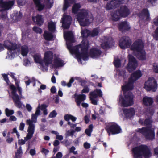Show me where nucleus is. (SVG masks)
I'll list each match as a JSON object with an SVG mask.
<instances>
[{"label":"nucleus","mask_w":158,"mask_h":158,"mask_svg":"<svg viewBox=\"0 0 158 158\" xmlns=\"http://www.w3.org/2000/svg\"><path fill=\"white\" fill-rule=\"evenodd\" d=\"M81 33L83 37V39L81 44L73 48L72 43L74 42L73 33L71 31L64 32V38L66 40L67 47L70 52L76 55L78 62L82 64L81 60H87L89 55L87 53V50L89 47V43L85 38L90 36V31L87 29L82 30Z\"/></svg>","instance_id":"f257e3e1"},{"label":"nucleus","mask_w":158,"mask_h":158,"mask_svg":"<svg viewBox=\"0 0 158 158\" xmlns=\"http://www.w3.org/2000/svg\"><path fill=\"white\" fill-rule=\"evenodd\" d=\"M142 75L140 70L135 72L129 79L128 83L122 87V89L124 96L123 98L120 96L119 99V103L121 106L126 107L133 104L134 97L132 94L129 90L133 89V83L140 78Z\"/></svg>","instance_id":"f03ea898"},{"label":"nucleus","mask_w":158,"mask_h":158,"mask_svg":"<svg viewBox=\"0 0 158 158\" xmlns=\"http://www.w3.org/2000/svg\"><path fill=\"white\" fill-rule=\"evenodd\" d=\"M81 7V6L80 3L74 4L72 7V12L74 14L77 13V19L81 26L88 25L93 20L92 15L87 10H80Z\"/></svg>","instance_id":"7ed1b4c3"},{"label":"nucleus","mask_w":158,"mask_h":158,"mask_svg":"<svg viewBox=\"0 0 158 158\" xmlns=\"http://www.w3.org/2000/svg\"><path fill=\"white\" fill-rule=\"evenodd\" d=\"M144 43L141 40H136L131 45L130 49L133 51L134 55L141 60L146 59V53L143 49Z\"/></svg>","instance_id":"20e7f679"},{"label":"nucleus","mask_w":158,"mask_h":158,"mask_svg":"<svg viewBox=\"0 0 158 158\" xmlns=\"http://www.w3.org/2000/svg\"><path fill=\"white\" fill-rule=\"evenodd\" d=\"M134 158H150L152 156L150 148L145 145H142L133 149Z\"/></svg>","instance_id":"39448f33"},{"label":"nucleus","mask_w":158,"mask_h":158,"mask_svg":"<svg viewBox=\"0 0 158 158\" xmlns=\"http://www.w3.org/2000/svg\"><path fill=\"white\" fill-rule=\"evenodd\" d=\"M152 120L150 118L146 119L145 120L144 123L146 125H149V126L146 127H143L142 129H139L137 131L142 134L148 140H152L154 139L155 134L154 130L150 126Z\"/></svg>","instance_id":"423d86ee"},{"label":"nucleus","mask_w":158,"mask_h":158,"mask_svg":"<svg viewBox=\"0 0 158 158\" xmlns=\"http://www.w3.org/2000/svg\"><path fill=\"white\" fill-rule=\"evenodd\" d=\"M4 46L9 52H8V58L6 57V58L12 59L14 58L15 54V50L17 48L16 45L11 41L7 40L5 41Z\"/></svg>","instance_id":"0eeeda50"},{"label":"nucleus","mask_w":158,"mask_h":158,"mask_svg":"<svg viewBox=\"0 0 158 158\" xmlns=\"http://www.w3.org/2000/svg\"><path fill=\"white\" fill-rule=\"evenodd\" d=\"M106 130L110 135V133L115 134L120 133L121 130L120 127L115 123H109L106 127Z\"/></svg>","instance_id":"6e6552de"},{"label":"nucleus","mask_w":158,"mask_h":158,"mask_svg":"<svg viewBox=\"0 0 158 158\" xmlns=\"http://www.w3.org/2000/svg\"><path fill=\"white\" fill-rule=\"evenodd\" d=\"M157 87L156 82L153 77H151L145 82L144 88L148 91L151 90L155 91Z\"/></svg>","instance_id":"1a4fd4ad"},{"label":"nucleus","mask_w":158,"mask_h":158,"mask_svg":"<svg viewBox=\"0 0 158 158\" xmlns=\"http://www.w3.org/2000/svg\"><path fill=\"white\" fill-rule=\"evenodd\" d=\"M10 88L12 91V98L15 106L19 108H21L22 106V104L19 100L18 95L16 94V87L14 85H11L10 86Z\"/></svg>","instance_id":"9d476101"},{"label":"nucleus","mask_w":158,"mask_h":158,"mask_svg":"<svg viewBox=\"0 0 158 158\" xmlns=\"http://www.w3.org/2000/svg\"><path fill=\"white\" fill-rule=\"evenodd\" d=\"M90 98L93 104L94 105L97 104V101L96 100L98 96L101 97L102 96V93L101 90L100 89H96L90 94Z\"/></svg>","instance_id":"9b49d317"},{"label":"nucleus","mask_w":158,"mask_h":158,"mask_svg":"<svg viewBox=\"0 0 158 158\" xmlns=\"http://www.w3.org/2000/svg\"><path fill=\"white\" fill-rule=\"evenodd\" d=\"M27 123L28 127L27 131V133L26 137L24 138L26 141H27L31 139L34 134L35 130V124H32L30 121H27Z\"/></svg>","instance_id":"f8f14e48"},{"label":"nucleus","mask_w":158,"mask_h":158,"mask_svg":"<svg viewBox=\"0 0 158 158\" xmlns=\"http://www.w3.org/2000/svg\"><path fill=\"white\" fill-rule=\"evenodd\" d=\"M128 57L129 62L127 65V69L130 72H131L136 69L138 64L135 59L132 56L129 54Z\"/></svg>","instance_id":"ddd939ff"},{"label":"nucleus","mask_w":158,"mask_h":158,"mask_svg":"<svg viewBox=\"0 0 158 158\" xmlns=\"http://www.w3.org/2000/svg\"><path fill=\"white\" fill-rule=\"evenodd\" d=\"M53 53L52 51H46L44 53L43 59L44 65L47 66L51 64L53 61Z\"/></svg>","instance_id":"4468645a"},{"label":"nucleus","mask_w":158,"mask_h":158,"mask_svg":"<svg viewBox=\"0 0 158 158\" xmlns=\"http://www.w3.org/2000/svg\"><path fill=\"white\" fill-rule=\"evenodd\" d=\"M131 41L127 36H123L121 38L119 41V45L122 49H125L128 47L130 45Z\"/></svg>","instance_id":"2eb2a0df"},{"label":"nucleus","mask_w":158,"mask_h":158,"mask_svg":"<svg viewBox=\"0 0 158 158\" xmlns=\"http://www.w3.org/2000/svg\"><path fill=\"white\" fill-rule=\"evenodd\" d=\"M71 21L72 18L70 16L66 15L65 14H64L61 20V22L62 23L63 27L65 29L69 28L71 23Z\"/></svg>","instance_id":"dca6fc26"},{"label":"nucleus","mask_w":158,"mask_h":158,"mask_svg":"<svg viewBox=\"0 0 158 158\" xmlns=\"http://www.w3.org/2000/svg\"><path fill=\"white\" fill-rule=\"evenodd\" d=\"M124 0H112L108 2L106 7V9L108 10L112 9L118 6L120 4L123 3Z\"/></svg>","instance_id":"f3484780"},{"label":"nucleus","mask_w":158,"mask_h":158,"mask_svg":"<svg viewBox=\"0 0 158 158\" xmlns=\"http://www.w3.org/2000/svg\"><path fill=\"white\" fill-rule=\"evenodd\" d=\"M114 44V42L112 38L105 37L101 46L103 49H106L112 46Z\"/></svg>","instance_id":"a211bd4d"},{"label":"nucleus","mask_w":158,"mask_h":158,"mask_svg":"<svg viewBox=\"0 0 158 158\" xmlns=\"http://www.w3.org/2000/svg\"><path fill=\"white\" fill-rule=\"evenodd\" d=\"M64 118L66 121H68L67 124L70 126L71 128H73L76 127V124L71 123L69 120H71L73 122H75L77 119V118L70 114H66L64 116Z\"/></svg>","instance_id":"6ab92c4d"},{"label":"nucleus","mask_w":158,"mask_h":158,"mask_svg":"<svg viewBox=\"0 0 158 158\" xmlns=\"http://www.w3.org/2000/svg\"><path fill=\"white\" fill-rule=\"evenodd\" d=\"M101 53V51L99 49L94 48L90 49L89 55L92 58H96L100 56Z\"/></svg>","instance_id":"aec40b11"},{"label":"nucleus","mask_w":158,"mask_h":158,"mask_svg":"<svg viewBox=\"0 0 158 158\" xmlns=\"http://www.w3.org/2000/svg\"><path fill=\"white\" fill-rule=\"evenodd\" d=\"M123 111L125 116L128 118H131L135 113V110L133 108L123 109Z\"/></svg>","instance_id":"412c9836"},{"label":"nucleus","mask_w":158,"mask_h":158,"mask_svg":"<svg viewBox=\"0 0 158 158\" xmlns=\"http://www.w3.org/2000/svg\"><path fill=\"white\" fill-rule=\"evenodd\" d=\"M118 27L119 30L122 31L128 30L130 28L129 23L127 21L122 22L119 23Z\"/></svg>","instance_id":"4be33fe9"},{"label":"nucleus","mask_w":158,"mask_h":158,"mask_svg":"<svg viewBox=\"0 0 158 158\" xmlns=\"http://www.w3.org/2000/svg\"><path fill=\"white\" fill-rule=\"evenodd\" d=\"M40 110H39V108L36 109L35 114H31V119H27L26 121V124L27 125V121H30L31 123L34 124L33 123H36L37 122V117L38 115H40Z\"/></svg>","instance_id":"5701e85b"},{"label":"nucleus","mask_w":158,"mask_h":158,"mask_svg":"<svg viewBox=\"0 0 158 158\" xmlns=\"http://www.w3.org/2000/svg\"><path fill=\"white\" fill-rule=\"evenodd\" d=\"M75 100L77 105L80 106L81 102L84 101L86 98L85 94H81L76 95L75 94Z\"/></svg>","instance_id":"b1692460"},{"label":"nucleus","mask_w":158,"mask_h":158,"mask_svg":"<svg viewBox=\"0 0 158 158\" xmlns=\"http://www.w3.org/2000/svg\"><path fill=\"white\" fill-rule=\"evenodd\" d=\"M142 102L144 105L148 106L151 105L153 104V100L152 98L146 96L143 98Z\"/></svg>","instance_id":"393cba45"},{"label":"nucleus","mask_w":158,"mask_h":158,"mask_svg":"<svg viewBox=\"0 0 158 158\" xmlns=\"http://www.w3.org/2000/svg\"><path fill=\"white\" fill-rule=\"evenodd\" d=\"M119 11L120 13L121 17H126L130 14L129 10L125 6H122Z\"/></svg>","instance_id":"a878e982"},{"label":"nucleus","mask_w":158,"mask_h":158,"mask_svg":"<svg viewBox=\"0 0 158 158\" xmlns=\"http://www.w3.org/2000/svg\"><path fill=\"white\" fill-rule=\"evenodd\" d=\"M139 16L142 19H145L148 20L149 19V13L147 10L144 9L143 10L142 13L140 14Z\"/></svg>","instance_id":"bb28decb"},{"label":"nucleus","mask_w":158,"mask_h":158,"mask_svg":"<svg viewBox=\"0 0 158 158\" xmlns=\"http://www.w3.org/2000/svg\"><path fill=\"white\" fill-rule=\"evenodd\" d=\"M32 19L34 22H36L37 24L39 25H41L43 22L41 15H37L35 17H33Z\"/></svg>","instance_id":"cd10ccee"},{"label":"nucleus","mask_w":158,"mask_h":158,"mask_svg":"<svg viewBox=\"0 0 158 158\" xmlns=\"http://www.w3.org/2000/svg\"><path fill=\"white\" fill-rule=\"evenodd\" d=\"M111 16L113 20L115 21H118L121 17L119 11H116L113 12L111 14Z\"/></svg>","instance_id":"c85d7f7f"},{"label":"nucleus","mask_w":158,"mask_h":158,"mask_svg":"<svg viewBox=\"0 0 158 158\" xmlns=\"http://www.w3.org/2000/svg\"><path fill=\"white\" fill-rule=\"evenodd\" d=\"M37 10L39 11L42 10L44 8V5L41 3V0H34Z\"/></svg>","instance_id":"c756f323"},{"label":"nucleus","mask_w":158,"mask_h":158,"mask_svg":"<svg viewBox=\"0 0 158 158\" xmlns=\"http://www.w3.org/2000/svg\"><path fill=\"white\" fill-rule=\"evenodd\" d=\"M28 48L26 45H23L21 47L20 53L23 56H26L28 52Z\"/></svg>","instance_id":"7c9ffc66"},{"label":"nucleus","mask_w":158,"mask_h":158,"mask_svg":"<svg viewBox=\"0 0 158 158\" xmlns=\"http://www.w3.org/2000/svg\"><path fill=\"white\" fill-rule=\"evenodd\" d=\"M34 60L36 63H39L42 65H44L43 60L41 58V56L39 54H36L34 56Z\"/></svg>","instance_id":"2f4dec72"},{"label":"nucleus","mask_w":158,"mask_h":158,"mask_svg":"<svg viewBox=\"0 0 158 158\" xmlns=\"http://www.w3.org/2000/svg\"><path fill=\"white\" fill-rule=\"evenodd\" d=\"M44 37L45 40L50 41L52 40L53 35L51 33L48 31H45L44 33Z\"/></svg>","instance_id":"473e14b6"},{"label":"nucleus","mask_w":158,"mask_h":158,"mask_svg":"<svg viewBox=\"0 0 158 158\" xmlns=\"http://www.w3.org/2000/svg\"><path fill=\"white\" fill-rule=\"evenodd\" d=\"M54 65L56 67H58L64 65L63 62L60 59L56 58L54 59Z\"/></svg>","instance_id":"72a5a7b5"},{"label":"nucleus","mask_w":158,"mask_h":158,"mask_svg":"<svg viewBox=\"0 0 158 158\" xmlns=\"http://www.w3.org/2000/svg\"><path fill=\"white\" fill-rule=\"evenodd\" d=\"M56 23L51 21L48 23V27L49 30L52 32H54L56 31Z\"/></svg>","instance_id":"f704fd0d"},{"label":"nucleus","mask_w":158,"mask_h":158,"mask_svg":"<svg viewBox=\"0 0 158 158\" xmlns=\"http://www.w3.org/2000/svg\"><path fill=\"white\" fill-rule=\"evenodd\" d=\"M10 75L11 76V77L13 78L15 81V84L17 86V89H18V91L19 92V94H20L21 93L22 89L21 88L19 87V82L16 81V78L15 77V74L14 73H10Z\"/></svg>","instance_id":"c9c22d12"},{"label":"nucleus","mask_w":158,"mask_h":158,"mask_svg":"<svg viewBox=\"0 0 158 158\" xmlns=\"http://www.w3.org/2000/svg\"><path fill=\"white\" fill-rule=\"evenodd\" d=\"M74 81V80L73 78L72 77L70 80L69 82L66 84L65 81H62L61 82V84L62 86H67L68 87H70L71 86L72 84Z\"/></svg>","instance_id":"e433bc0d"},{"label":"nucleus","mask_w":158,"mask_h":158,"mask_svg":"<svg viewBox=\"0 0 158 158\" xmlns=\"http://www.w3.org/2000/svg\"><path fill=\"white\" fill-rule=\"evenodd\" d=\"M75 132V131L73 129H71L66 131L65 134V136L66 138H67L69 136L73 137L74 134Z\"/></svg>","instance_id":"4c0bfd02"},{"label":"nucleus","mask_w":158,"mask_h":158,"mask_svg":"<svg viewBox=\"0 0 158 158\" xmlns=\"http://www.w3.org/2000/svg\"><path fill=\"white\" fill-rule=\"evenodd\" d=\"M100 31V29L99 28H95L92 31H90V36L92 37H94L97 36Z\"/></svg>","instance_id":"58836bf2"},{"label":"nucleus","mask_w":158,"mask_h":158,"mask_svg":"<svg viewBox=\"0 0 158 158\" xmlns=\"http://www.w3.org/2000/svg\"><path fill=\"white\" fill-rule=\"evenodd\" d=\"M93 126L90 125L89 126L88 128L85 130V133L89 136H91V133L92 131Z\"/></svg>","instance_id":"ea45409f"},{"label":"nucleus","mask_w":158,"mask_h":158,"mask_svg":"<svg viewBox=\"0 0 158 158\" xmlns=\"http://www.w3.org/2000/svg\"><path fill=\"white\" fill-rule=\"evenodd\" d=\"M6 115L7 116H9L10 115H12L14 113V111L12 110H10L7 108H6L5 110Z\"/></svg>","instance_id":"a19ab883"},{"label":"nucleus","mask_w":158,"mask_h":158,"mask_svg":"<svg viewBox=\"0 0 158 158\" xmlns=\"http://www.w3.org/2000/svg\"><path fill=\"white\" fill-rule=\"evenodd\" d=\"M53 2V0H46L45 3L47 7L50 8L52 6Z\"/></svg>","instance_id":"79ce46f5"},{"label":"nucleus","mask_w":158,"mask_h":158,"mask_svg":"<svg viewBox=\"0 0 158 158\" xmlns=\"http://www.w3.org/2000/svg\"><path fill=\"white\" fill-rule=\"evenodd\" d=\"M70 6V4L69 3L67 0H64V5L63 10L64 11H65Z\"/></svg>","instance_id":"37998d69"},{"label":"nucleus","mask_w":158,"mask_h":158,"mask_svg":"<svg viewBox=\"0 0 158 158\" xmlns=\"http://www.w3.org/2000/svg\"><path fill=\"white\" fill-rule=\"evenodd\" d=\"M114 64L116 67H119L121 65V62L119 59L118 58H114Z\"/></svg>","instance_id":"c03bdc74"},{"label":"nucleus","mask_w":158,"mask_h":158,"mask_svg":"<svg viewBox=\"0 0 158 158\" xmlns=\"http://www.w3.org/2000/svg\"><path fill=\"white\" fill-rule=\"evenodd\" d=\"M48 106L45 104H42L41 105L39 104L37 109L39 108V110H40V109L41 110L43 111L47 109L46 108Z\"/></svg>","instance_id":"a18cd8bd"},{"label":"nucleus","mask_w":158,"mask_h":158,"mask_svg":"<svg viewBox=\"0 0 158 158\" xmlns=\"http://www.w3.org/2000/svg\"><path fill=\"white\" fill-rule=\"evenodd\" d=\"M75 79L80 82L81 83V85H83L86 83V81L84 80H82L81 78L79 77H76Z\"/></svg>","instance_id":"49530a36"},{"label":"nucleus","mask_w":158,"mask_h":158,"mask_svg":"<svg viewBox=\"0 0 158 158\" xmlns=\"http://www.w3.org/2000/svg\"><path fill=\"white\" fill-rule=\"evenodd\" d=\"M57 115V113L55 110H53L51 112L49 115L50 118H53L55 117Z\"/></svg>","instance_id":"de8ad7c7"},{"label":"nucleus","mask_w":158,"mask_h":158,"mask_svg":"<svg viewBox=\"0 0 158 158\" xmlns=\"http://www.w3.org/2000/svg\"><path fill=\"white\" fill-rule=\"evenodd\" d=\"M153 70L156 73H158V64L156 63H154L153 64Z\"/></svg>","instance_id":"09e8293b"},{"label":"nucleus","mask_w":158,"mask_h":158,"mask_svg":"<svg viewBox=\"0 0 158 158\" xmlns=\"http://www.w3.org/2000/svg\"><path fill=\"white\" fill-rule=\"evenodd\" d=\"M33 30L37 33H40L42 32L41 29L36 27H35L33 28Z\"/></svg>","instance_id":"8fccbe9b"},{"label":"nucleus","mask_w":158,"mask_h":158,"mask_svg":"<svg viewBox=\"0 0 158 158\" xmlns=\"http://www.w3.org/2000/svg\"><path fill=\"white\" fill-rule=\"evenodd\" d=\"M17 2L19 6H23L25 3V0H17Z\"/></svg>","instance_id":"3c124183"},{"label":"nucleus","mask_w":158,"mask_h":158,"mask_svg":"<svg viewBox=\"0 0 158 158\" xmlns=\"http://www.w3.org/2000/svg\"><path fill=\"white\" fill-rule=\"evenodd\" d=\"M75 149L76 148L74 147H72L69 150L70 152L73 153L75 155L77 154V151H74L75 150Z\"/></svg>","instance_id":"603ef678"},{"label":"nucleus","mask_w":158,"mask_h":158,"mask_svg":"<svg viewBox=\"0 0 158 158\" xmlns=\"http://www.w3.org/2000/svg\"><path fill=\"white\" fill-rule=\"evenodd\" d=\"M22 151L21 149V147L20 146L19 147V149L18 150L17 152L15 153L16 157L17 158H19V154H20L21 153H22Z\"/></svg>","instance_id":"864d4df0"},{"label":"nucleus","mask_w":158,"mask_h":158,"mask_svg":"<svg viewBox=\"0 0 158 158\" xmlns=\"http://www.w3.org/2000/svg\"><path fill=\"white\" fill-rule=\"evenodd\" d=\"M153 37L156 40H158V27L156 30L155 33L153 34Z\"/></svg>","instance_id":"5fc2aeb1"},{"label":"nucleus","mask_w":158,"mask_h":158,"mask_svg":"<svg viewBox=\"0 0 158 158\" xmlns=\"http://www.w3.org/2000/svg\"><path fill=\"white\" fill-rule=\"evenodd\" d=\"M2 75L3 77L4 80L7 84H9V81L8 79L7 75L6 74H2Z\"/></svg>","instance_id":"6e6d98bb"},{"label":"nucleus","mask_w":158,"mask_h":158,"mask_svg":"<svg viewBox=\"0 0 158 158\" xmlns=\"http://www.w3.org/2000/svg\"><path fill=\"white\" fill-rule=\"evenodd\" d=\"M26 107L27 110L28 112H31L32 108L31 105L29 104H26Z\"/></svg>","instance_id":"4d7b16f0"},{"label":"nucleus","mask_w":158,"mask_h":158,"mask_svg":"<svg viewBox=\"0 0 158 158\" xmlns=\"http://www.w3.org/2000/svg\"><path fill=\"white\" fill-rule=\"evenodd\" d=\"M25 127V124L23 123H21L19 127V129L21 131H23L24 130Z\"/></svg>","instance_id":"13d9d810"},{"label":"nucleus","mask_w":158,"mask_h":158,"mask_svg":"<svg viewBox=\"0 0 158 158\" xmlns=\"http://www.w3.org/2000/svg\"><path fill=\"white\" fill-rule=\"evenodd\" d=\"M13 139L12 137H10V136H7L6 141L9 143H10L13 141Z\"/></svg>","instance_id":"bf43d9fd"},{"label":"nucleus","mask_w":158,"mask_h":158,"mask_svg":"<svg viewBox=\"0 0 158 158\" xmlns=\"http://www.w3.org/2000/svg\"><path fill=\"white\" fill-rule=\"evenodd\" d=\"M89 88L86 86L81 91V93H88L89 91Z\"/></svg>","instance_id":"052dcab7"},{"label":"nucleus","mask_w":158,"mask_h":158,"mask_svg":"<svg viewBox=\"0 0 158 158\" xmlns=\"http://www.w3.org/2000/svg\"><path fill=\"white\" fill-rule=\"evenodd\" d=\"M91 145L90 143L86 142L84 143V147L85 149H89L90 148Z\"/></svg>","instance_id":"680f3d73"},{"label":"nucleus","mask_w":158,"mask_h":158,"mask_svg":"<svg viewBox=\"0 0 158 158\" xmlns=\"http://www.w3.org/2000/svg\"><path fill=\"white\" fill-rule=\"evenodd\" d=\"M117 73L119 76L124 77L125 72L124 71L122 70V71H118Z\"/></svg>","instance_id":"e2e57ef3"},{"label":"nucleus","mask_w":158,"mask_h":158,"mask_svg":"<svg viewBox=\"0 0 158 158\" xmlns=\"http://www.w3.org/2000/svg\"><path fill=\"white\" fill-rule=\"evenodd\" d=\"M26 141L25 139L24 140L23 139H19L18 140V143L20 145H22L24 144L26 141Z\"/></svg>","instance_id":"0e129e2a"},{"label":"nucleus","mask_w":158,"mask_h":158,"mask_svg":"<svg viewBox=\"0 0 158 158\" xmlns=\"http://www.w3.org/2000/svg\"><path fill=\"white\" fill-rule=\"evenodd\" d=\"M154 152L155 156L158 158V147L154 149Z\"/></svg>","instance_id":"69168bd1"},{"label":"nucleus","mask_w":158,"mask_h":158,"mask_svg":"<svg viewBox=\"0 0 158 158\" xmlns=\"http://www.w3.org/2000/svg\"><path fill=\"white\" fill-rule=\"evenodd\" d=\"M63 137L62 135H60L58 134L56 136V139L60 140H62L63 139Z\"/></svg>","instance_id":"338daca9"},{"label":"nucleus","mask_w":158,"mask_h":158,"mask_svg":"<svg viewBox=\"0 0 158 158\" xmlns=\"http://www.w3.org/2000/svg\"><path fill=\"white\" fill-rule=\"evenodd\" d=\"M153 23L156 25H158V16L156 17L153 20Z\"/></svg>","instance_id":"774afa93"}]
</instances>
